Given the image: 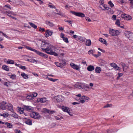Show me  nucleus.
<instances>
[{"instance_id":"obj_35","label":"nucleus","mask_w":133,"mask_h":133,"mask_svg":"<svg viewBox=\"0 0 133 133\" xmlns=\"http://www.w3.org/2000/svg\"><path fill=\"white\" fill-rule=\"evenodd\" d=\"M26 98L30 100L32 99H33V96L31 94H29L26 97Z\"/></svg>"},{"instance_id":"obj_38","label":"nucleus","mask_w":133,"mask_h":133,"mask_svg":"<svg viewBox=\"0 0 133 133\" xmlns=\"http://www.w3.org/2000/svg\"><path fill=\"white\" fill-rule=\"evenodd\" d=\"M95 52V50H91L88 51V53L89 55L91 54L93 55L94 53Z\"/></svg>"},{"instance_id":"obj_43","label":"nucleus","mask_w":133,"mask_h":133,"mask_svg":"<svg viewBox=\"0 0 133 133\" xmlns=\"http://www.w3.org/2000/svg\"><path fill=\"white\" fill-rule=\"evenodd\" d=\"M48 79L49 80H50V81H52L53 82H55L56 81L58 80V79H54L52 78H49V77L48 78Z\"/></svg>"},{"instance_id":"obj_5","label":"nucleus","mask_w":133,"mask_h":133,"mask_svg":"<svg viewBox=\"0 0 133 133\" xmlns=\"http://www.w3.org/2000/svg\"><path fill=\"white\" fill-rule=\"evenodd\" d=\"M6 104L7 103L4 101H3L0 103V110H5L7 108Z\"/></svg>"},{"instance_id":"obj_34","label":"nucleus","mask_w":133,"mask_h":133,"mask_svg":"<svg viewBox=\"0 0 133 133\" xmlns=\"http://www.w3.org/2000/svg\"><path fill=\"white\" fill-rule=\"evenodd\" d=\"M29 24L32 27L34 28L35 29L37 28V26L34 23L31 22H29Z\"/></svg>"},{"instance_id":"obj_11","label":"nucleus","mask_w":133,"mask_h":133,"mask_svg":"<svg viewBox=\"0 0 133 133\" xmlns=\"http://www.w3.org/2000/svg\"><path fill=\"white\" fill-rule=\"evenodd\" d=\"M43 112L44 113H48L49 114H52L55 113V111L54 110H51L46 108H44L43 109Z\"/></svg>"},{"instance_id":"obj_44","label":"nucleus","mask_w":133,"mask_h":133,"mask_svg":"<svg viewBox=\"0 0 133 133\" xmlns=\"http://www.w3.org/2000/svg\"><path fill=\"white\" fill-rule=\"evenodd\" d=\"M108 4L111 8L114 6V4L111 1H110L108 2Z\"/></svg>"},{"instance_id":"obj_42","label":"nucleus","mask_w":133,"mask_h":133,"mask_svg":"<svg viewBox=\"0 0 133 133\" xmlns=\"http://www.w3.org/2000/svg\"><path fill=\"white\" fill-rule=\"evenodd\" d=\"M46 101V98H41L40 99V101L41 103L45 102Z\"/></svg>"},{"instance_id":"obj_57","label":"nucleus","mask_w":133,"mask_h":133,"mask_svg":"<svg viewBox=\"0 0 133 133\" xmlns=\"http://www.w3.org/2000/svg\"><path fill=\"white\" fill-rule=\"evenodd\" d=\"M99 3L101 4L100 5L102 6V5L104 4V1L101 0L99 1Z\"/></svg>"},{"instance_id":"obj_32","label":"nucleus","mask_w":133,"mask_h":133,"mask_svg":"<svg viewBox=\"0 0 133 133\" xmlns=\"http://www.w3.org/2000/svg\"><path fill=\"white\" fill-rule=\"evenodd\" d=\"M91 44V40L90 39L87 40L85 43L86 45L87 46H90Z\"/></svg>"},{"instance_id":"obj_18","label":"nucleus","mask_w":133,"mask_h":133,"mask_svg":"<svg viewBox=\"0 0 133 133\" xmlns=\"http://www.w3.org/2000/svg\"><path fill=\"white\" fill-rule=\"evenodd\" d=\"M62 109L63 111L67 112L68 114H69V112L70 111V110L69 108L63 106L62 107Z\"/></svg>"},{"instance_id":"obj_47","label":"nucleus","mask_w":133,"mask_h":133,"mask_svg":"<svg viewBox=\"0 0 133 133\" xmlns=\"http://www.w3.org/2000/svg\"><path fill=\"white\" fill-rule=\"evenodd\" d=\"M116 64L114 63H111L110 64V65L112 67L115 68Z\"/></svg>"},{"instance_id":"obj_36","label":"nucleus","mask_w":133,"mask_h":133,"mask_svg":"<svg viewBox=\"0 0 133 133\" xmlns=\"http://www.w3.org/2000/svg\"><path fill=\"white\" fill-rule=\"evenodd\" d=\"M11 116L16 118H17L18 117V116L17 114L14 112L12 114H11Z\"/></svg>"},{"instance_id":"obj_49","label":"nucleus","mask_w":133,"mask_h":133,"mask_svg":"<svg viewBox=\"0 0 133 133\" xmlns=\"http://www.w3.org/2000/svg\"><path fill=\"white\" fill-rule=\"evenodd\" d=\"M55 117L56 119L58 120H60L62 119H63V118L62 117H61L60 118H59L57 116H55Z\"/></svg>"},{"instance_id":"obj_10","label":"nucleus","mask_w":133,"mask_h":133,"mask_svg":"<svg viewBox=\"0 0 133 133\" xmlns=\"http://www.w3.org/2000/svg\"><path fill=\"white\" fill-rule=\"evenodd\" d=\"M23 108L24 109L29 112H31L33 110V108L30 106L24 105Z\"/></svg>"},{"instance_id":"obj_14","label":"nucleus","mask_w":133,"mask_h":133,"mask_svg":"<svg viewBox=\"0 0 133 133\" xmlns=\"http://www.w3.org/2000/svg\"><path fill=\"white\" fill-rule=\"evenodd\" d=\"M53 33L52 31H50L49 30H47L45 34V36L46 37H48L49 36H51Z\"/></svg>"},{"instance_id":"obj_58","label":"nucleus","mask_w":133,"mask_h":133,"mask_svg":"<svg viewBox=\"0 0 133 133\" xmlns=\"http://www.w3.org/2000/svg\"><path fill=\"white\" fill-rule=\"evenodd\" d=\"M129 2H130L131 5V6L133 8V0H129Z\"/></svg>"},{"instance_id":"obj_60","label":"nucleus","mask_w":133,"mask_h":133,"mask_svg":"<svg viewBox=\"0 0 133 133\" xmlns=\"http://www.w3.org/2000/svg\"><path fill=\"white\" fill-rule=\"evenodd\" d=\"M15 133H22L21 131L18 130H16L15 131Z\"/></svg>"},{"instance_id":"obj_27","label":"nucleus","mask_w":133,"mask_h":133,"mask_svg":"<svg viewBox=\"0 0 133 133\" xmlns=\"http://www.w3.org/2000/svg\"><path fill=\"white\" fill-rule=\"evenodd\" d=\"M102 6L103 8H102V7L101 6H100V7L101 8L102 10H104V9H105L108 10L109 9V8L107 6V5L104 4Z\"/></svg>"},{"instance_id":"obj_46","label":"nucleus","mask_w":133,"mask_h":133,"mask_svg":"<svg viewBox=\"0 0 133 133\" xmlns=\"http://www.w3.org/2000/svg\"><path fill=\"white\" fill-rule=\"evenodd\" d=\"M115 24L117 25L118 26H120V23L119 20L118 19L116 21Z\"/></svg>"},{"instance_id":"obj_41","label":"nucleus","mask_w":133,"mask_h":133,"mask_svg":"<svg viewBox=\"0 0 133 133\" xmlns=\"http://www.w3.org/2000/svg\"><path fill=\"white\" fill-rule=\"evenodd\" d=\"M81 98L82 99H84L86 100H89V98L85 96H82L81 97Z\"/></svg>"},{"instance_id":"obj_4","label":"nucleus","mask_w":133,"mask_h":133,"mask_svg":"<svg viewBox=\"0 0 133 133\" xmlns=\"http://www.w3.org/2000/svg\"><path fill=\"white\" fill-rule=\"evenodd\" d=\"M70 12L74 15L82 18L85 17V14L83 13L80 12H76L74 11H70Z\"/></svg>"},{"instance_id":"obj_56","label":"nucleus","mask_w":133,"mask_h":133,"mask_svg":"<svg viewBox=\"0 0 133 133\" xmlns=\"http://www.w3.org/2000/svg\"><path fill=\"white\" fill-rule=\"evenodd\" d=\"M32 96H33V97H36L37 95V93L34 92L32 95Z\"/></svg>"},{"instance_id":"obj_3","label":"nucleus","mask_w":133,"mask_h":133,"mask_svg":"<svg viewBox=\"0 0 133 133\" xmlns=\"http://www.w3.org/2000/svg\"><path fill=\"white\" fill-rule=\"evenodd\" d=\"M30 116L32 118L37 119H39L41 117L40 115L38 112H33L30 113Z\"/></svg>"},{"instance_id":"obj_1","label":"nucleus","mask_w":133,"mask_h":133,"mask_svg":"<svg viewBox=\"0 0 133 133\" xmlns=\"http://www.w3.org/2000/svg\"><path fill=\"white\" fill-rule=\"evenodd\" d=\"M47 47L45 48H41V49L44 52H45L46 53L51 55H53L55 56H58V54L55 52V48L51 44H49Z\"/></svg>"},{"instance_id":"obj_29","label":"nucleus","mask_w":133,"mask_h":133,"mask_svg":"<svg viewBox=\"0 0 133 133\" xmlns=\"http://www.w3.org/2000/svg\"><path fill=\"white\" fill-rule=\"evenodd\" d=\"M2 69L4 70L7 71H9V68L8 66L6 65H4L2 66Z\"/></svg>"},{"instance_id":"obj_63","label":"nucleus","mask_w":133,"mask_h":133,"mask_svg":"<svg viewBox=\"0 0 133 133\" xmlns=\"http://www.w3.org/2000/svg\"><path fill=\"white\" fill-rule=\"evenodd\" d=\"M116 18V16L115 15H113L112 17V19L114 20H115Z\"/></svg>"},{"instance_id":"obj_20","label":"nucleus","mask_w":133,"mask_h":133,"mask_svg":"<svg viewBox=\"0 0 133 133\" xmlns=\"http://www.w3.org/2000/svg\"><path fill=\"white\" fill-rule=\"evenodd\" d=\"M76 40L77 41L80 40L82 42H85L86 39L85 38L79 36L78 37V38H77Z\"/></svg>"},{"instance_id":"obj_24","label":"nucleus","mask_w":133,"mask_h":133,"mask_svg":"<svg viewBox=\"0 0 133 133\" xmlns=\"http://www.w3.org/2000/svg\"><path fill=\"white\" fill-rule=\"evenodd\" d=\"M9 114L8 112H6L5 113H3V114H0V116L3 117L4 118H6L8 117Z\"/></svg>"},{"instance_id":"obj_17","label":"nucleus","mask_w":133,"mask_h":133,"mask_svg":"<svg viewBox=\"0 0 133 133\" xmlns=\"http://www.w3.org/2000/svg\"><path fill=\"white\" fill-rule=\"evenodd\" d=\"M83 83L77 82L74 85L75 87L79 89H82Z\"/></svg>"},{"instance_id":"obj_8","label":"nucleus","mask_w":133,"mask_h":133,"mask_svg":"<svg viewBox=\"0 0 133 133\" xmlns=\"http://www.w3.org/2000/svg\"><path fill=\"white\" fill-rule=\"evenodd\" d=\"M55 99L58 102H62L64 100V97L61 95L57 96L55 97Z\"/></svg>"},{"instance_id":"obj_28","label":"nucleus","mask_w":133,"mask_h":133,"mask_svg":"<svg viewBox=\"0 0 133 133\" xmlns=\"http://www.w3.org/2000/svg\"><path fill=\"white\" fill-rule=\"evenodd\" d=\"M46 24L51 27H53L54 25L53 23L48 21H46Z\"/></svg>"},{"instance_id":"obj_55","label":"nucleus","mask_w":133,"mask_h":133,"mask_svg":"<svg viewBox=\"0 0 133 133\" xmlns=\"http://www.w3.org/2000/svg\"><path fill=\"white\" fill-rule=\"evenodd\" d=\"M19 111H20L21 114H23L24 112H23L24 108L22 109L21 108L19 109Z\"/></svg>"},{"instance_id":"obj_33","label":"nucleus","mask_w":133,"mask_h":133,"mask_svg":"<svg viewBox=\"0 0 133 133\" xmlns=\"http://www.w3.org/2000/svg\"><path fill=\"white\" fill-rule=\"evenodd\" d=\"M90 78L93 81L96 80L98 79L97 77L95 76V75H91Z\"/></svg>"},{"instance_id":"obj_53","label":"nucleus","mask_w":133,"mask_h":133,"mask_svg":"<svg viewBox=\"0 0 133 133\" xmlns=\"http://www.w3.org/2000/svg\"><path fill=\"white\" fill-rule=\"evenodd\" d=\"M101 55V53L100 52H99V54H97V55L94 54V55H93V56L96 57H98L99 56H100Z\"/></svg>"},{"instance_id":"obj_13","label":"nucleus","mask_w":133,"mask_h":133,"mask_svg":"<svg viewBox=\"0 0 133 133\" xmlns=\"http://www.w3.org/2000/svg\"><path fill=\"white\" fill-rule=\"evenodd\" d=\"M122 17L126 20H130L132 18L131 16L126 14L122 15Z\"/></svg>"},{"instance_id":"obj_30","label":"nucleus","mask_w":133,"mask_h":133,"mask_svg":"<svg viewBox=\"0 0 133 133\" xmlns=\"http://www.w3.org/2000/svg\"><path fill=\"white\" fill-rule=\"evenodd\" d=\"M6 63L8 64H14L15 63V62L14 60L10 59H8L6 62Z\"/></svg>"},{"instance_id":"obj_19","label":"nucleus","mask_w":133,"mask_h":133,"mask_svg":"<svg viewBox=\"0 0 133 133\" xmlns=\"http://www.w3.org/2000/svg\"><path fill=\"white\" fill-rule=\"evenodd\" d=\"M24 119H26V120L25 121V122L26 124L29 125H32V121L31 119H27L26 118H25Z\"/></svg>"},{"instance_id":"obj_50","label":"nucleus","mask_w":133,"mask_h":133,"mask_svg":"<svg viewBox=\"0 0 133 133\" xmlns=\"http://www.w3.org/2000/svg\"><path fill=\"white\" fill-rule=\"evenodd\" d=\"M48 6L50 7L51 8H56L55 6L53 5H50L49 4H48Z\"/></svg>"},{"instance_id":"obj_7","label":"nucleus","mask_w":133,"mask_h":133,"mask_svg":"<svg viewBox=\"0 0 133 133\" xmlns=\"http://www.w3.org/2000/svg\"><path fill=\"white\" fill-rule=\"evenodd\" d=\"M89 87L88 84L83 83L82 89L84 91H89Z\"/></svg>"},{"instance_id":"obj_39","label":"nucleus","mask_w":133,"mask_h":133,"mask_svg":"<svg viewBox=\"0 0 133 133\" xmlns=\"http://www.w3.org/2000/svg\"><path fill=\"white\" fill-rule=\"evenodd\" d=\"M107 131V133H113L114 132V130L111 129H108Z\"/></svg>"},{"instance_id":"obj_26","label":"nucleus","mask_w":133,"mask_h":133,"mask_svg":"<svg viewBox=\"0 0 133 133\" xmlns=\"http://www.w3.org/2000/svg\"><path fill=\"white\" fill-rule=\"evenodd\" d=\"M38 53H39V52ZM38 55H39L40 56L44 57L45 58H46L48 57V56L47 55L43 53L40 52V53H39V54Z\"/></svg>"},{"instance_id":"obj_52","label":"nucleus","mask_w":133,"mask_h":133,"mask_svg":"<svg viewBox=\"0 0 133 133\" xmlns=\"http://www.w3.org/2000/svg\"><path fill=\"white\" fill-rule=\"evenodd\" d=\"M10 83L9 82H5L3 83V84L4 85L6 86L7 87H8L9 85V84Z\"/></svg>"},{"instance_id":"obj_54","label":"nucleus","mask_w":133,"mask_h":133,"mask_svg":"<svg viewBox=\"0 0 133 133\" xmlns=\"http://www.w3.org/2000/svg\"><path fill=\"white\" fill-rule=\"evenodd\" d=\"M110 105H111V106H112V105L111 104H107L106 105L104 106L103 107V108H108V107H110L111 106H110Z\"/></svg>"},{"instance_id":"obj_23","label":"nucleus","mask_w":133,"mask_h":133,"mask_svg":"<svg viewBox=\"0 0 133 133\" xmlns=\"http://www.w3.org/2000/svg\"><path fill=\"white\" fill-rule=\"evenodd\" d=\"M95 72L97 73H100L101 71V68L97 66L95 69Z\"/></svg>"},{"instance_id":"obj_62","label":"nucleus","mask_w":133,"mask_h":133,"mask_svg":"<svg viewBox=\"0 0 133 133\" xmlns=\"http://www.w3.org/2000/svg\"><path fill=\"white\" fill-rule=\"evenodd\" d=\"M115 69L117 70H120V68L118 66L117 64L116 65V66L115 67Z\"/></svg>"},{"instance_id":"obj_15","label":"nucleus","mask_w":133,"mask_h":133,"mask_svg":"<svg viewBox=\"0 0 133 133\" xmlns=\"http://www.w3.org/2000/svg\"><path fill=\"white\" fill-rule=\"evenodd\" d=\"M120 64L123 67V71H126V70L129 68V65L123 62H121Z\"/></svg>"},{"instance_id":"obj_37","label":"nucleus","mask_w":133,"mask_h":133,"mask_svg":"<svg viewBox=\"0 0 133 133\" xmlns=\"http://www.w3.org/2000/svg\"><path fill=\"white\" fill-rule=\"evenodd\" d=\"M55 63L58 67L61 68L63 67V65L62 63H60L58 62H55Z\"/></svg>"},{"instance_id":"obj_51","label":"nucleus","mask_w":133,"mask_h":133,"mask_svg":"<svg viewBox=\"0 0 133 133\" xmlns=\"http://www.w3.org/2000/svg\"><path fill=\"white\" fill-rule=\"evenodd\" d=\"M39 31L42 32H44L45 30V29L44 28H42L41 27L39 28Z\"/></svg>"},{"instance_id":"obj_48","label":"nucleus","mask_w":133,"mask_h":133,"mask_svg":"<svg viewBox=\"0 0 133 133\" xmlns=\"http://www.w3.org/2000/svg\"><path fill=\"white\" fill-rule=\"evenodd\" d=\"M10 78L12 79H15L16 78V75H9Z\"/></svg>"},{"instance_id":"obj_25","label":"nucleus","mask_w":133,"mask_h":133,"mask_svg":"<svg viewBox=\"0 0 133 133\" xmlns=\"http://www.w3.org/2000/svg\"><path fill=\"white\" fill-rule=\"evenodd\" d=\"M99 41L102 43L105 44L106 45H107L108 44L106 41L102 38H99Z\"/></svg>"},{"instance_id":"obj_64","label":"nucleus","mask_w":133,"mask_h":133,"mask_svg":"<svg viewBox=\"0 0 133 133\" xmlns=\"http://www.w3.org/2000/svg\"><path fill=\"white\" fill-rule=\"evenodd\" d=\"M32 51L35 52L38 55H39V53L38 52L40 53V52L38 51H37V50H35V49H33Z\"/></svg>"},{"instance_id":"obj_2","label":"nucleus","mask_w":133,"mask_h":133,"mask_svg":"<svg viewBox=\"0 0 133 133\" xmlns=\"http://www.w3.org/2000/svg\"><path fill=\"white\" fill-rule=\"evenodd\" d=\"M109 34L112 36H116L119 35L120 32L118 30H115L114 29L110 28L109 29Z\"/></svg>"},{"instance_id":"obj_59","label":"nucleus","mask_w":133,"mask_h":133,"mask_svg":"<svg viewBox=\"0 0 133 133\" xmlns=\"http://www.w3.org/2000/svg\"><path fill=\"white\" fill-rule=\"evenodd\" d=\"M4 7H6L7 8H9L10 10L11 9V8L10 7V6L9 5H5L4 6Z\"/></svg>"},{"instance_id":"obj_22","label":"nucleus","mask_w":133,"mask_h":133,"mask_svg":"<svg viewBox=\"0 0 133 133\" xmlns=\"http://www.w3.org/2000/svg\"><path fill=\"white\" fill-rule=\"evenodd\" d=\"M5 125L7 126V127L8 128H12L13 125L11 123H9L8 122H5Z\"/></svg>"},{"instance_id":"obj_9","label":"nucleus","mask_w":133,"mask_h":133,"mask_svg":"<svg viewBox=\"0 0 133 133\" xmlns=\"http://www.w3.org/2000/svg\"><path fill=\"white\" fill-rule=\"evenodd\" d=\"M70 65L74 69H76V70H79L80 67L79 66L76 65L75 64L73 63H71L70 64Z\"/></svg>"},{"instance_id":"obj_31","label":"nucleus","mask_w":133,"mask_h":133,"mask_svg":"<svg viewBox=\"0 0 133 133\" xmlns=\"http://www.w3.org/2000/svg\"><path fill=\"white\" fill-rule=\"evenodd\" d=\"M5 13L6 14H11L14 16H15L16 15V14L13 11H7V10L5 11Z\"/></svg>"},{"instance_id":"obj_61","label":"nucleus","mask_w":133,"mask_h":133,"mask_svg":"<svg viewBox=\"0 0 133 133\" xmlns=\"http://www.w3.org/2000/svg\"><path fill=\"white\" fill-rule=\"evenodd\" d=\"M19 68L23 70H25L26 69V67L25 66H22L21 65V66H20V67H19Z\"/></svg>"},{"instance_id":"obj_45","label":"nucleus","mask_w":133,"mask_h":133,"mask_svg":"<svg viewBox=\"0 0 133 133\" xmlns=\"http://www.w3.org/2000/svg\"><path fill=\"white\" fill-rule=\"evenodd\" d=\"M63 39L65 42L66 43H68L69 42L68 39L67 37H65L63 38Z\"/></svg>"},{"instance_id":"obj_21","label":"nucleus","mask_w":133,"mask_h":133,"mask_svg":"<svg viewBox=\"0 0 133 133\" xmlns=\"http://www.w3.org/2000/svg\"><path fill=\"white\" fill-rule=\"evenodd\" d=\"M94 68L93 66L92 65H90L87 68V69L89 71H92L94 70Z\"/></svg>"},{"instance_id":"obj_16","label":"nucleus","mask_w":133,"mask_h":133,"mask_svg":"<svg viewBox=\"0 0 133 133\" xmlns=\"http://www.w3.org/2000/svg\"><path fill=\"white\" fill-rule=\"evenodd\" d=\"M50 44L47 43L45 41H43L41 45V48H45L47 47Z\"/></svg>"},{"instance_id":"obj_12","label":"nucleus","mask_w":133,"mask_h":133,"mask_svg":"<svg viewBox=\"0 0 133 133\" xmlns=\"http://www.w3.org/2000/svg\"><path fill=\"white\" fill-rule=\"evenodd\" d=\"M124 34L129 39H131V36L132 34V33L131 32L126 31L125 32Z\"/></svg>"},{"instance_id":"obj_6","label":"nucleus","mask_w":133,"mask_h":133,"mask_svg":"<svg viewBox=\"0 0 133 133\" xmlns=\"http://www.w3.org/2000/svg\"><path fill=\"white\" fill-rule=\"evenodd\" d=\"M7 108L8 110L12 112H14V110L13 109V105L10 103H7L6 104Z\"/></svg>"},{"instance_id":"obj_40","label":"nucleus","mask_w":133,"mask_h":133,"mask_svg":"<svg viewBox=\"0 0 133 133\" xmlns=\"http://www.w3.org/2000/svg\"><path fill=\"white\" fill-rule=\"evenodd\" d=\"M28 61L31 62H34V63H37L36 61L34 59H28Z\"/></svg>"}]
</instances>
